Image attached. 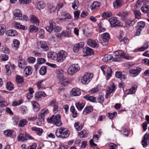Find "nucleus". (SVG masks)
Wrapping results in <instances>:
<instances>
[{"mask_svg":"<svg viewBox=\"0 0 149 149\" xmlns=\"http://www.w3.org/2000/svg\"><path fill=\"white\" fill-rule=\"evenodd\" d=\"M64 127H61L57 129L55 132L56 136L58 138H66L70 135V132L68 130H65Z\"/></svg>","mask_w":149,"mask_h":149,"instance_id":"nucleus-1","label":"nucleus"},{"mask_svg":"<svg viewBox=\"0 0 149 149\" xmlns=\"http://www.w3.org/2000/svg\"><path fill=\"white\" fill-rule=\"evenodd\" d=\"M48 123L54 124L56 126H59L62 124L61 117L59 114L53 115L50 118L47 119Z\"/></svg>","mask_w":149,"mask_h":149,"instance_id":"nucleus-2","label":"nucleus"},{"mask_svg":"<svg viewBox=\"0 0 149 149\" xmlns=\"http://www.w3.org/2000/svg\"><path fill=\"white\" fill-rule=\"evenodd\" d=\"M93 74L89 72H86L82 77L81 82L84 84H88L92 80Z\"/></svg>","mask_w":149,"mask_h":149,"instance_id":"nucleus-3","label":"nucleus"},{"mask_svg":"<svg viewBox=\"0 0 149 149\" xmlns=\"http://www.w3.org/2000/svg\"><path fill=\"white\" fill-rule=\"evenodd\" d=\"M80 69V67L78 64H72L69 67L68 72L69 74L72 75L79 71Z\"/></svg>","mask_w":149,"mask_h":149,"instance_id":"nucleus-4","label":"nucleus"},{"mask_svg":"<svg viewBox=\"0 0 149 149\" xmlns=\"http://www.w3.org/2000/svg\"><path fill=\"white\" fill-rule=\"evenodd\" d=\"M67 56L66 52L63 50H61L57 54V61L58 63L62 62Z\"/></svg>","mask_w":149,"mask_h":149,"instance_id":"nucleus-5","label":"nucleus"},{"mask_svg":"<svg viewBox=\"0 0 149 149\" xmlns=\"http://www.w3.org/2000/svg\"><path fill=\"white\" fill-rule=\"evenodd\" d=\"M107 66L104 65L101 66L100 68L104 75L106 74L105 71L107 70V75L106 76V78L107 80H108L111 76L112 71L111 68H108L107 69Z\"/></svg>","mask_w":149,"mask_h":149,"instance_id":"nucleus-6","label":"nucleus"},{"mask_svg":"<svg viewBox=\"0 0 149 149\" xmlns=\"http://www.w3.org/2000/svg\"><path fill=\"white\" fill-rule=\"evenodd\" d=\"M113 55L115 57H122L126 59H128L129 57L127 55L121 50L116 51L113 53Z\"/></svg>","mask_w":149,"mask_h":149,"instance_id":"nucleus-7","label":"nucleus"},{"mask_svg":"<svg viewBox=\"0 0 149 149\" xmlns=\"http://www.w3.org/2000/svg\"><path fill=\"white\" fill-rule=\"evenodd\" d=\"M141 69L140 68H136L135 69H131L130 70L129 73L131 76L134 77L138 75L141 72Z\"/></svg>","mask_w":149,"mask_h":149,"instance_id":"nucleus-8","label":"nucleus"},{"mask_svg":"<svg viewBox=\"0 0 149 149\" xmlns=\"http://www.w3.org/2000/svg\"><path fill=\"white\" fill-rule=\"evenodd\" d=\"M47 44V42L45 41H42L38 43V47L39 48H41L45 51L49 49Z\"/></svg>","mask_w":149,"mask_h":149,"instance_id":"nucleus-9","label":"nucleus"},{"mask_svg":"<svg viewBox=\"0 0 149 149\" xmlns=\"http://www.w3.org/2000/svg\"><path fill=\"white\" fill-rule=\"evenodd\" d=\"M109 21L112 27L118 26L120 24L119 21L117 20L116 18L114 17L110 18Z\"/></svg>","mask_w":149,"mask_h":149,"instance_id":"nucleus-10","label":"nucleus"},{"mask_svg":"<svg viewBox=\"0 0 149 149\" xmlns=\"http://www.w3.org/2000/svg\"><path fill=\"white\" fill-rule=\"evenodd\" d=\"M49 26H47L45 27L46 30L49 33L51 32L53 30L55 26L56 23L52 20H50L49 22Z\"/></svg>","mask_w":149,"mask_h":149,"instance_id":"nucleus-11","label":"nucleus"},{"mask_svg":"<svg viewBox=\"0 0 149 149\" xmlns=\"http://www.w3.org/2000/svg\"><path fill=\"white\" fill-rule=\"evenodd\" d=\"M141 143L144 148L146 147L148 143L149 144V134L146 133L145 134Z\"/></svg>","mask_w":149,"mask_h":149,"instance_id":"nucleus-12","label":"nucleus"},{"mask_svg":"<svg viewBox=\"0 0 149 149\" xmlns=\"http://www.w3.org/2000/svg\"><path fill=\"white\" fill-rule=\"evenodd\" d=\"M97 43V40H93L91 39H88L87 41L88 45L93 48H97L98 47L99 45Z\"/></svg>","mask_w":149,"mask_h":149,"instance_id":"nucleus-13","label":"nucleus"},{"mask_svg":"<svg viewBox=\"0 0 149 149\" xmlns=\"http://www.w3.org/2000/svg\"><path fill=\"white\" fill-rule=\"evenodd\" d=\"M70 93L71 96H79L81 94L80 91L79 89L76 88H72Z\"/></svg>","mask_w":149,"mask_h":149,"instance_id":"nucleus-14","label":"nucleus"},{"mask_svg":"<svg viewBox=\"0 0 149 149\" xmlns=\"http://www.w3.org/2000/svg\"><path fill=\"white\" fill-rule=\"evenodd\" d=\"M83 52L86 55H91L93 54V50L88 47H85L83 48Z\"/></svg>","mask_w":149,"mask_h":149,"instance_id":"nucleus-15","label":"nucleus"},{"mask_svg":"<svg viewBox=\"0 0 149 149\" xmlns=\"http://www.w3.org/2000/svg\"><path fill=\"white\" fill-rule=\"evenodd\" d=\"M84 45V43L82 42H80L76 44L73 47V50L74 52H77L80 48L83 47Z\"/></svg>","mask_w":149,"mask_h":149,"instance_id":"nucleus-16","label":"nucleus"},{"mask_svg":"<svg viewBox=\"0 0 149 149\" xmlns=\"http://www.w3.org/2000/svg\"><path fill=\"white\" fill-rule=\"evenodd\" d=\"M46 96V95L44 91L36 92L35 95V97L36 100H39L41 97Z\"/></svg>","mask_w":149,"mask_h":149,"instance_id":"nucleus-17","label":"nucleus"},{"mask_svg":"<svg viewBox=\"0 0 149 149\" xmlns=\"http://www.w3.org/2000/svg\"><path fill=\"white\" fill-rule=\"evenodd\" d=\"M137 86L135 85L132 86L130 89L127 90L125 93L126 95H129L133 94L135 92L137 89Z\"/></svg>","mask_w":149,"mask_h":149,"instance_id":"nucleus-18","label":"nucleus"},{"mask_svg":"<svg viewBox=\"0 0 149 149\" xmlns=\"http://www.w3.org/2000/svg\"><path fill=\"white\" fill-rule=\"evenodd\" d=\"M50 105L53 107L54 112L56 113L58 111V107L55 100L51 101L50 103Z\"/></svg>","mask_w":149,"mask_h":149,"instance_id":"nucleus-19","label":"nucleus"},{"mask_svg":"<svg viewBox=\"0 0 149 149\" xmlns=\"http://www.w3.org/2000/svg\"><path fill=\"white\" fill-rule=\"evenodd\" d=\"M19 44L20 42L19 40L16 39H14L12 44L13 49L16 51H17L19 47Z\"/></svg>","mask_w":149,"mask_h":149,"instance_id":"nucleus-20","label":"nucleus"},{"mask_svg":"<svg viewBox=\"0 0 149 149\" xmlns=\"http://www.w3.org/2000/svg\"><path fill=\"white\" fill-rule=\"evenodd\" d=\"M14 16V18L15 19H17L16 18L21 17L22 16V14L20 10L19 9L15 10L13 12Z\"/></svg>","mask_w":149,"mask_h":149,"instance_id":"nucleus-21","label":"nucleus"},{"mask_svg":"<svg viewBox=\"0 0 149 149\" xmlns=\"http://www.w3.org/2000/svg\"><path fill=\"white\" fill-rule=\"evenodd\" d=\"M47 56L52 60L57 61V54L54 52H50L47 53Z\"/></svg>","mask_w":149,"mask_h":149,"instance_id":"nucleus-22","label":"nucleus"},{"mask_svg":"<svg viewBox=\"0 0 149 149\" xmlns=\"http://www.w3.org/2000/svg\"><path fill=\"white\" fill-rule=\"evenodd\" d=\"M6 35L10 36H15L17 35V31L11 29L7 31L6 32Z\"/></svg>","mask_w":149,"mask_h":149,"instance_id":"nucleus-23","label":"nucleus"},{"mask_svg":"<svg viewBox=\"0 0 149 149\" xmlns=\"http://www.w3.org/2000/svg\"><path fill=\"white\" fill-rule=\"evenodd\" d=\"M93 111V108L91 106H87L84 109L83 111V114L86 115L92 112Z\"/></svg>","mask_w":149,"mask_h":149,"instance_id":"nucleus-24","label":"nucleus"},{"mask_svg":"<svg viewBox=\"0 0 149 149\" xmlns=\"http://www.w3.org/2000/svg\"><path fill=\"white\" fill-rule=\"evenodd\" d=\"M101 38L103 42H108L110 39V36L108 33H105L102 34Z\"/></svg>","mask_w":149,"mask_h":149,"instance_id":"nucleus-25","label":"nucleus"},{"mask_svg":"<svg viewBox=\"0 0 149 149\" xmlns=\"http://www.w3.org/2000/svg\"><path fill=\"white\" fill-rule=\"evenodd\" d=\"M81 138H85L87 137L88 135V132L85 130H83L79 132L78 134Z\"/></svg>","mask_w":149,"mask_h":149,"instance_id":"nucleus-26","label":"nucleus"},{"mask_svg":"<svg viewBox=\"0 0 149 149\" xmlns=\"http://www.w3.org/2000/svg\"><path fill=\"white\" fill-rule=\"evenodd\" d=\"M44 122V117L42 115L38 114V119L36 123V125L41 126L43 124Z\"/></svg>","mask_w":149,"mask_h":149,"instance_id":"nucleus-27","label":"nucleus"},{"mask_svg":"<svg viewBox=\"0 0 149 149\" xmlns=\"http://www.w3.org/2000/svg\"><path fill=\"white\" fill-rule=\"evenodd\" d=\"M63 70H61L58 69L56 70L57 78L58 81L60 79L63 78V77H64L63 75Z\"/></svg>","mask_w":149,"mask_h":149,"instance_id":"nucleus-28","label":"nucleus"},{"mask_svg":"<svg viewBox=\"0 0 149 149\" xmlns=\"http://www.w3.org/2000/svg\"><path fill=\"white\" fill-rule=\"evenodd\" d=\"M100 6V3L97 2L95 1L93 2L91 6V10L94 11L97 9Z\"/></svg>","mask_w":149,"mask_h":149,"instance_id":"nucleus-29","label":"nucleus"},{"mask_svg":"<svg viewBox=\"0 0 149 149\" xmlns=\"http://www.w3.org/2000/svg\"><path fill=\"white\" fill-rule=\"evenodd\" d=\"M24 76L25 77H27L31 74L32 73V70L31 67L29 66L25 68L24 71Z\"/></svg>","mask_w":149,"mask_h":149,"instance_id":"nucleus-30","label":"nucleus"},{"mask_svg":"<svg viewBox=\"0 0 149 149\" xmlns=\"http://www.w3.org/2000/svg\"><path fill=\"white\" fill-rule=\"evenodd\" d=\"M148 42H145L143 46L141 47L138 48L137 50L139 52L143 51L147 49L149 47Z\"/></svg>","mask_w":149,"mask_h":149,"instance_id":"nucleus-31","label":"nucleus"},{"mask_svg":"<svg viewBox=\"0 0 149 149\" xmlns=\"http://www.w3.org/2000/svg\"><path fill=\"white\" fill-rule=\"evenodd\" d=\"M17 139L19 141H26V135L22 133L18 136Z\"/></svg>","mask_w":149,"mask_h":149,"instance_id":"nucleus-32","label":"nucleus"},{"mask_svg":"<svg viewBox=\"0 0 149 149\" xmlns=\"http://www.w3.org/2000/svg\"><path fill=\"white\" fill-rule=\"evenodd\" d=\"M31 103L33 107V109L34 111L36 112H37L39 110L40 106L36 101H33Z\"/></svg>","mask_w":149,"mask_h":149,"instance_id":"nucleus-33","label":"nucleus"},{"mask_svg":"<svg viewBox=\"0 0 149 149\" xmlns=\"http://www.w3.org/2000/svg\"><path fill=\"white\" fill-rule=\"evenodd\" d=\"M13 24L14 27L17 29L24 30L25 27H26V26H24L21 24L19 23L16 22H14Z\"/></svg>","mask_w":149,"mask_h":149,"instance_id":"nucleus-34","label":"nucleus"},{"mask_svg":"<svg viewBox=\"0 0 149 149\" xmlns=\"http://www.w3.org/2000/svg\"><path fill=\"white\" fill-rule=\"evenodd\" d=\"M85 104L83 103L77 102L75 104L77 110L79 111L81 110L84 107Z\"/></svg>","mask_w":149,"mask_h":149,"instance_id":"nucleus-35","label":"nucleus"},{"mask_svg":"<svg viewBox=\"0 0 149 149\" xmlns=\"http://www.w3.org/2000/svg\"><path fill=\"white\" fill-rule=\"evenodd\" d=\"M116 76L118 78H119L121 80L123 81L125 79V75L122 74L121 72H116Z\"/></svg>","mask_w":149,"mask_h":149,"instance_id":"nucleus-36","label":"nucleus"},{"mask_svg":"<svg viewBox=\"0 0 149 149\" xmlns=\"http://www.w3.org/2000/svg\"><path fill=\"white\" fill-rule=\"evenodd\" d=\"M83 98L87 100H89L90 101L92 102H95L96 101V98L93 96L86 95L84 96Z\"/></svg>","mask_w":149,"mask_h":149,"instance_id":"nucleus-37","label":"nucleus"},{"mask_svg":"<svg viewBox=\"0 0 149 149\" xmlns=\"http://www.w3.org/2000/svg\"><path fill=\"white\" fill-rule=\"evenodd\" d=\"M113 57L112 55L106 54L104 56L102 60L104 62H107L110 60Z\"/></svg>","mask_w":149,"mask_h":149,"instance_id":"nucleus-38","label":"nucleus"},{"mask_svg":"<svg viewBox=\"0 0 149 149\" xmlns=\"http://www.w3.org/2000/svg\"><path fill=\"white\" fill-rule=\"evenodd\" d=\"M31 21L34 24H35L37 25H38L39 23V21L38 19L35 16L31 15Z\"/></svg>","mask_w":149,"mask_h":149,"instance_id":"nucleus-39","label":"nucleus"},{"mask_svg":"<svg viewBox=\"0 0 149 149\" xmlns=\"http://www.w3.org/2000/svg\"><path fill=\"white\" fill-rule=\"evenodd\" d=\"M122 0H116L113 3V6L115 8L119 7L122 4Z\"/></svg>","mask_w":149,"mask_h":149,"instance_id":"nucleus-40","label":"nucleus"},{"mask_svg":"<svg viewBox=\"0 0 149 149\" xmlns=\"http://www.w3.org/2000/svg\"><path fill=\"white\" fill-rule=\"evenodd\" d=\"M115 86L114 84H113L112 86L108 87L106 93L110 94L115 90Z\"/></svg>","mask_w":149,"mask_h":149,"instance_id":"nucleus-41","label":"nucleus"},{"mask_svg":"<svg viewBox=\"0 0 149 149\" xmlns=\"http://www.w3.org/2000/svg\"><path fill=\"white\" fill-rule=\"evenodd\" d=\"M13 132V130H7L4 131V134L6 136L12 137Z\"/></svg>","mask_w":149,"mask_h":149,"instance_id":"nucleus-42","label":"nucleus"},{"mask_svg":"<svg viewBox=\"0 0 149 149\" xmlns=\"http://www.w3.org/2000/svg\"><path fill=\"white\" fill-rule=\"evenodd\" d=\"M38 30V28L33 25H30L29 28V32L32 33L36 32Z\"/></svg>","mask_w":149,"mask_h":149,"instance_id":"nucleus-43","label":"nucleus"},{"mask_svg":"<svg viewBox=\"0 0 149 149\" xmlns=\"http://www.w3.org/2000/svg\"><path fill=\"white\" fill-rule=\"evenodd\" d=\"M43 81L42 80H38L37 83L38 88L39 90H42L45 88L44 85L42 84Z\"/></svg>","mask_w":149,"mask_h":149,"instance_id":"nucleus-44","label":"nucleus"},{"mask_svg":"<svg viewBox=\"0 0 149 149\" xmlns=\"http://www.w3.org/2000/svg\"><path fill=\"white\" fill-rule=\"evenodd\" d=\"M70 110L71 112L72 113V117L74 118H75L77 117V112L75 110L74 107L73 106H72L71 107Z\"/></svg>","mask_w":149,"mask_h":149,"instance_id":"nucleus-45","label":"nucleus"},{"mask_svg":"<svg viewBox=\"0 0 149 149\" xmlns=\"http://www.w3.org/2000/svg\"><path fill=\"white\" fill-rule=\"evenodd\" d=\"M47 72V68L45 66H42L40 69L39 72L40 74L42 75H45Z\"/></svg>","mask_w":149,"mask_h":149,"instance_id":"nucleus-46","label":"nucleus"},{"mask_svg":"<svg viewBox=\"0 0 149 149\" xmlns=\"http://www.w3.org/2000/svg\"><path fill=\"white\" fill-rule=\"evenodd\" d=\"M141 11L144 13H147L149 11V6L144 5L141 8Z\"/></svg>","mask_w":149,"mask_h":149,"instance_id":"nucleus-47","label":"nucleus"},{"mask_svg":"<svg viewBox=\"0 0 149 149\" xmlns=\"http://www.w3.org/2000/svg\"><path fill=\"white\" fill-rule=\"evenodd\" d=\"M112 16V13L110 11L104 12L103 13L101 16L102 17L104 18H106L107 17H110Z\"/></svg>","mask_w":149,"mask_h":149,"instance_id":"nucleus-48","label":"nucleus"},{"mask_svg":"<svg viewBox=\"0 0 149 149\" xmlns=\"http://www.w3.org/2000/svg\"><path fill=\"white\" fill-rule=\"evenodd\" d=\"M129 13L127 11H124L119 14V15L123 19L127 17L129 15Z\"/></svg>","mask_w":149,"mask_h":149,"instance_id":"nucleus-49","label":"nucleus"},{"mask_svg":"<svg viewBox=\"0 0 149 149\" xmlns=\"http://www.w3.org/2000/svg\"><path fill=\"white\" fill-rule=\"evenodd\" d=\"M63 78H61L59 80V82L64 85H66L68 83V80L64 78V77H63Z\"/></svg>","mask_w":149,"mask_h":149,"instance_id":"nucleus-50","label":"nucleus"},{"mask_svg":"<svg viewBox=\"0 0 149 149\" xmlns=\"http://www.w3.org/2000/svg\"><path fill=\"white\" fill-rule=\"evenodd\" d=\"M134 13L136 18L140 19L141 18V13L139 11L134 10Z\"/></svg>","mask_w":149,"mask_h":149,"instance_id":"nucleus-51","label":"nucleus"},{"mask_svg":"<svg viewBox=\"0 0 149 149\" xmlns=\"http://www.w3.org/2000/svg\"><path fill=\"white\" fill-rule=\"evenodd\" d=\"M27 123V121L26 120L23 119L19 121L18 126L19 127H23Z\"/></svg>","mask_w":149,"mask_h":149,"instance_id":"nucleus-52","label":"nucleus"},{"mask_svg":"<svg viewBox=\"0 0 149 149\" xmlns=\"http://www.w3.org/2000/svg\"><path fill=\"white\" fill-rule=\"evenodd\" d=\"M145 25V23L141 21L137 23L138 28L142 29Z\"/></svg>","mask_w":149,"mask_h":149,"instance_id":"nucleus-53","label":"nucleus"},{"mask_svg":"<svg viewBox=\"0 0 149 149\" xmlns=\"http://www.w3.org/2000/svg\"><path fill=\"white\" fill-rule=\"evenodd\" d=\"M6 88L8 90L12 91L14 88V85L10 82H9L7 83Z\"/></svg>","mask_w":149,"mask_h":149,"instance_id":"nucleus-54","label":"nucleus"},{"mask_svg":"<svg viewBox=\"0 0 149 149\" xmlns=\"http://www.w3.org/2000/svg\"><path fill=\"white\" fill-rule=\"evenodd\" d=\"M117 113L114 112L113 113H108V117L110 119H113L115 116L117 115Z\"/></svg>","mask_w":149,"mask_h":149,"instance_id":"nucleus-55","label":"nucleus"},{"mask_svg":"<svg viewBox=\"0 0 149 149\" xmlns=\"http://www.w3.org/2000/svg\"><path fill=\"white\" fill-rule=\"evenodd\" d=\"M16 81L18 83H21L23 81V79L22 77L17 75L16 76Z\"/></svg>","mask_w":149,"mask_h":149,"instance_id":"nucleus-56","label":"nucleus"},{"mask_svg":"<svg viewBox=\"0 0 149 149\" xmlns=\"http://www.w3.org/2000/svg\"><path fill=\"white\" fill-rule=\"evenodd\" d=\"M74 125L75 128L76 130H77L79 131L81 130L82 128V126H80L79 122L75 123L74 124Z\"/></svg>","mask_w":149,"mask_h":149,"instance_id":"nucleus-57","label":"nucleus"},{"mask_svg":"<svg viewBox=\"0 0 149 149\" xmlns=\"http://www.w3.org/2000/svg\"><path fill=\"white\" fill-rule=\"evenodd\" d=\"M18 66L20 68H23L24 67L25 64L24 60H19L18 62Z\"/></svg>","mask_w":149,"mask_h":149,"instance_id":"nucleus-58","label":"nucleus"},{"mask_svg":"<svg viewBox=\"0 0 149 149\" xmlns=\"http://www.w3.org/2000/svg\"><path fill=\"white\" fill-rule=\"evenodd\" d=\"M45 6V4L43 2H40L38 4V7L40 9H43Z\"/></svg>","mask_w":149,"mask_h":149,"instance_id":"nucleus-59","label":"nucleus"},{"mask_svg":"<svg viewBox=\"0 0 149 149\" xmlns=\"http://www.w3.org/2000/svg\"><path fill=\"white\" fill-rule=\"evenodd\" d=\"M8 59V56L5 54H2L0 56V59L1 61H6Z\"/></svg>","mask_w":149,"mask_h":149,"instance_id":"nucleus-60","label":"nucleus"},{"mask_svg":"<svg viewBox=\"0 0 149 149\" xmlns=\"http://www.w3.org/2000/svg\"><path fill=\"white\" fill-rule=\"evenodd\" d=\"M48 113L49 111L48 109H45L42 110L41 112L39 113L38 114H39L40 115H42V116L44 117L45 115Z\"/></svg>","mask_w":149,"mask_h":149,"instance_id":"nucleus-61","label":"nucleus"},{"mask_svg":"<svg viewBox=\"0 0 149 149\" xmlns=\"http://www.w3.org/2000/svg\"><path fill=\"white\" fill-rule=\"evenodd\" d=\"M23 102L22 100H21L18 101L13 102L12 103V105L13 106H16L19 105Z\"/></svg>","mask_w":149,"mask_h":149,"instance_id":"nucleus-62","label":"nucleus"},{"mask_svg":"<svg viewBox=\"0 0 149 149\" xmlns=\"http://www.w3.org/2000/svg\"><path fill=\"white\" fill-rule=\"evenodd\" d=\"M5 68L6 70V74L8 75H10L11 74V72L10 70V65H5Z\"/></svg>","mask_w":149,"mask_h":149,"instance_id":"nucleus-63","label":"nucleus"},{"mask_svg":"<svg viewBox=\"0 0 149 149\" xmlns=\"http://www.w3.org/2000/svg\"><path fill=\"white\" fill-rule=\"evenodd\" d=\"M19 109L24 114H25L27 111L26 107L25 106H22L20 107Z\"/></svg>","mask_w":149,"mask_h":149,"instance_id":"nucleus-64","label":"nucleus"}]
</instances>
